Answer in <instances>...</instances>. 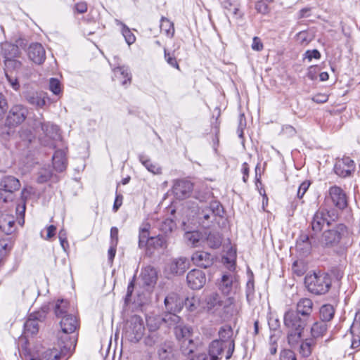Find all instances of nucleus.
<instances>
[{
  "instance_id": "423d86ee",
  "label": "nucleus",
  "mask_w": 360,
  "mask_h": 360,
  "mask_svg": "<svg viewBox=\"0 0 360 360\" xmlns=\"http://www.w3.org/2000/svg\"><path fill=\"white\" fill-rule=\"evenodd\" d=\"M58 345L60 351L57 349H49L44 352H41V358L42 360H58L61 355H65L75 347V340L69 338L67 342H63L58 340Z\"/></svg>"
},
{
  "instance_id": "4c0bfd02",
  "label": "nucleus",
  "mask_w": 360,
  "mask_h": 360,
  "mask_svg": "<svg viewBox=\"0 0 360 360\" xmlns=\"http://www.w3.org/2000/svg\"><path fill=\"white\" fill-rule=\"evenodd\" d=\"M160 31L167 37L172 38L174 34V23L167 18L162 17L160 20Z\"/></svg>"
},
{
  "instance_id": "4468645a",
  "label": "nucleus",
  "mask_w": 360,
  "mask_h": 360,
  "mask_svg": "<svg viewBox=\"0 0 360 360\" xmlns=\"http://www.w3.org/2000/svg\"><path fill=\"white\" fill-rule=\"evenodd\" d=\"M329 195L333 204L339 209H344L347 205V199L345 193L338 186H332L329 190Z\"/></svg>"
},
{
  "instance_id": "49530a36",
  "label": "nucleus",
  "mask_w": 360,
  "mask_h": 360,
  "mask_svg": "<svg viewBox=\"0 0 360 360\" xmlns=\"http://www.w3.org/2000/svg\"><path fill=\"white\" fill-rule=\"evenodd\" d=\"M186 308L191 312L198 310L200 306V299L198 296L188 297L184 302Z\"/></svg>"
},
{
  "instance_id": "473e14b6",
  "label": "nucleus",
  "mask_w": 360,
  "mask_h": 360,
  "mask_svg": "<svg viewBox=\"0 0 360 360\" xmlns=\"http://www.w3.org/2000/svg\"><path fill=\"white\" fill-rule=\"evenodd\" d=\"M150 225L148 222H143L139 228V245L144 247L148 244V240H150Z\"/></svg>"
},
{
  "instance_id": "864d4df0",
  "label": "nucleus",
  "mask_w": 360,
  "mask_h": 360,
  "mask_svg": "<svg viewBox=\"0 0 360 360\" xmlns=\"http://www.w3.org/2000/svg\"><path fill=\"white\" fill-rule=\"evenodd\" d=\"M296 40L300 45L306 46L312 40V37L308 32L302 31L296 35Z\"/></svg>"
},
{
  "instance_id": "aec40b11",
  "label": "nucleus",
  "mask_w": 360,
  "mask_h": 360,
  "mask_svg": "<svg viewBox=\"0 0 360 360\" xmlns=\"http://www.w3.org/2000/svg\"><path fill=\"white\" fill-rule=\"evenodd\" d=\"M223 302L217 293H212L206 298V310L212 314H217L222 308Z\"/></svg>"
},
{
  "instance_id": "6e6d98bb",
  "label": "nucleus",
  "mask_w": 360,
  "mask_h": 360,
  "mask_svg": "<svg viewBox=\"0 0 360 360\" xmlns=\"http://www.w3.org/2000/svg\"><path fill=\"white\" fill-rule=\"evenodd\" d=\"M14 223L15 222L13 217H8V219L5 218H1L0 219V226L4 229V230L7 233H11L13 231L12 229L13 227Z\"/></svg>"
},
{
  "instance_id": "052dcab7",
  "label": "nucleus",
  "mask_w": 360,
  "mask_h": 360,
  "mask_svg": "<svg viewBox=\"0 0 360 360\" xmlns=\"http://www.w3.org/2000/svg\"><path fill=\"white\" fill-rule=\"evenodd\" d=\"M49 89L55 95H58L61 92L60 82L58 79L51 78L49 80Z\"/></svg>"
},
{
  "instance_id": "774afa93",
  "label": "nucleus",
  "mask_w": 360,
  "mask_h": 360,
  "mask_svg": "<svg viewBox=\"0 0 360 360\" xmlns=\"http://www.w3.org/2000/svg\"><path fill=\"white\" fill-rule=\"evenodd\" d=\"M360 328V314H355L354 321L351 326L350 330L352 333H354L359 330Z\"/></svg>"
},
{
  "instance_id": "13d9d810",
  "label": "nucleus",
  "mask_w": 360,
  "mask_h": 360,
  "mask_svg": "<svg viewBox=\"0 0 360 360\" xmlns=\"http://www.w3.org/2000/svg\"><path fill=\"white\" fill-rule=\"evenodd\" d=\"M164 53H165V59L167 61V63L172 67L177 69L178 70H180V67H179V63L176 59V57L174 56V54L168 52L166 50V49H165V50H164Z\"/></svg>"
},
{
  "instance_id": "a19ab883",
  "label": "nucleus",
  "mask_w": 360,
  "mask_h": 360,
  "mask_svg": "<svg viewBox=\"0 0 360 360\" xmlns=\"http://www.w3.org/2000/svg\"><path fill=\"white\" fill-rule=\"evenodd\" d=\"M139 160L148 172L154 174H159L161 173V168L158 165L153 163L146 156L143 155H140Z\"/></svg>"
},
{
  "instance_id": "6ab92c4d",
  "label": "nucleus",
  "mask_w": 360,
  "mask_h": 360,
  "mask_svg": "<svg viewBox=\"0 0 360 360\" xmlns=\"http://www.w3.org/2000/svg\"><path fill=\"white\" fill-rule=\"evenodd\" d=\"M328 212L323 209H319L314 215L311 222V229L315 233L320 232L328 221Z\"/></svg>"
},
{
  "instance_id": "69168bd1",
  "label": "nucleus",
  "mask_w": 360,
  "mask_h": 360,
  "mask_svg": "<svg viewBox=\"0 0 360 360\" xmlns=\"http://www.w3.org/2000/svg\"><path fill=\"white\" fill-rule=\"evenodd\" d=\"M310 185L311 182L309 181H304L300 185L297 191V197L300 199H301L304 196V193L307 192Z\"/></svg>"
},
{
  "instance_id": "3c124183",
  "label": "nucleus",
  "mask_w": 360,
  "mask_h": 360,
  "mask_svg": "<svg viewBox=\"0 0 360 360\" xmlns=\"http://www.w3.org/2000/svg\"><path fill=\"white\" fill-rule=\"evenodd\" d=\"M68 307V302L67 300H58L55 308V313L58 317L63 318L67 315V309Z\"/></svg>"
},
{
  "instance_id": "dca6fc26",
  "label": "nucleus",
  "mask_w": 360,
  "mask_h": 360,
  "mask_svg": "<svg viewBox=\"0 0 360 360\" xmlns=\"http://www.w3.org/2000/svg\"><path fill=\"white\" fill-rule=\"evenodd\" d=\"M29 58L37 64H41L46 58V51L39 43L31 44L28 49Z\"/></svg>"
},
{
  "instance_id": "c03bdc74",
  "label": "nucleus",
  "mask_w": 360,
  "mask_h": 360,
  "mask_svg": "<svg viewBox=\"0 0 360 360\" xmlns=\"http://www.w3.org/2000/svg\"><path fill=\"white\" fill-rule=\"evenodd\" d=\"M205 240L211 248H217L221 244V237L217 232H212L206 235Z\"/></svg>"
},
{
  "instance_id": "09e8293b",
  "label": "nucleus",
  "mask_w": 360,
  "mask_h": 360,
  "mask_svg": "<svg viewBox=\"0 0 360 360\" xmlns=\"http://www.w3.org/2000/svg\"><path fill=\"white\" fill-rule=\"evenodd\" d=\"M236 259V252L233 250H230L226 253V256L223 257L224 264H227V267L231 271H233L235 270Z\"/></svg>"
},
{
  "instance_id": "de8ad7c7",
  "label": "nucleus",
  "mask_w": 360,
  "mask_h": 360,
  "mask_svg": "<svg viewBox=\"0 0 360 360\" xmlns=\"http://www.w3.org/2000/svg\"><path fill=\"white\" fill-rule=\"evenodd\" d=\"M245 293L247 301L250 303L253 299L255 294L254 278L252 272H250L248 281L246 283Z\"/></svg>"
},
{
  "instance_id": "7c9ffc66",
  "label": "nucleus",
  "mask_w": 360,
  "mask_h": 360,
  "mask_svg": "<svg viewBox=\"0 0 360 360\" xmlns=\"http://www.w3.org/2000/svg\"><path fill=\"white\" fill-rule=\"evenodd\" d=\"M313 302L310 299L302 298L297 304V311L298 314L304 316H309L312 311Z\"/></svg>"
},
{
  "instance_id": "2eb2a0df",
  "label": "nucleus",
  "mask_w": 360,
  "mask_h": 360,
  "mask_svg": "<svg viewBox=\"0 0 360 360\" xmlns=\"http://www.w3.org/2000/svg\"><path fill=\"white\" fill-rule=\"evenodd\" d=\"M189 266V262L185 257L172 259L167 266L166 270L172 274H182Z\"/></svg>"
},
{
  "instance_id": "9b49d317",
  "label": "nucleus",
  "mask_w": 360,
  "mask_h": 360,
  "mask_svg": "<svg viewBox=\"0 0 360 360\" xmlns=\"http://www.w3.org/2000/svg\"><path fill=\"white\" fill-rule=\"evenodd\" d=\"M232 334L233 331L229 326L222 327L219 331V340L221 341L223 344H224V346L227 347V350L226 351V359H229L234 352V341L231 339Z\"/></svg>"
},
{
  "instance_id": "338daca9",
  "label": "nucleus",
  "mask_w": 360,
  "mask_h": 360,
  "mask_svg": "<svg viewBox=\"0 0 360 360\" xmlns=\"http://www.w3.org/2000/svg\"><path fill=\"white\" fill-rule=\"evenodd\" d=\"M5 74H6L7 80L9 82L11 86L15 91H18L20 89V84L18 81V79L15 77H11L7 72Z\"/></svg>"
},
{
  "instance_id": "e2e57ef3",
  "label": "nucleus",
  "mask_w": 360,
  "mask_h": 360,
  "mask_svg": "<svg viewBox=\"0 0 360 360\" xmlns=\"http://www.w3.org/2000/svg\"><path fill=\"white\" fill-rule=\"evenodd\" d=\"M20 136L23 141L27 143H31L34 139L33 133L27 129H22L20 132Z\"/></svg>"
},
{
  "instance_id": "f257e3e1",
  "label": "nucleus",
  "mask_w": 360,
  "mask_h": 360,
  "mask_svg": "<svg viewBox=\"0 0 360 360\" xmlns=\"http://www.w3.org/2000/svg\"><path fill=\"white\" fill-rule=\"evenodd\" d=\"M284 325L288 330L287 338L289 345H297L300 341L307 326L306 319H302L296 311L289 310L284 315Z\"/></svg>"
},
{
  "instance_id": "9d476101",
  "label": "nucleus",
  "mask_w": 360,
  "mask_h": 360,
  "mask_svg": "<svg viewBox=\"0 0 360 360\" xmlns=\"http://www.w3.org/2000/svg\"><path fill=\"white\" fill-rule=\"evenodd\" d=\"M238 288L239 281L236 274L231 272L222 275L219 283V289L224 294L229 295L232 290L236 291Z\"/></svg>"
},
{
  "instance_id": "4d7b16f0",
  "label": "nucleus",
  "mask_w": 360,
  "mask_h": 360,
  "mask_svg": "<svg viewBox=\"0 0 360 360\" xmlns=\"http://www.w3.org/2000/svg\"><path fill=\"white\" fill-rule=\"evenodd\" d=\"M207 208L210 210L211 213H212L216 217L217 216H220L221 214L223 213V207L221 203L218 201H212Z\"/></svg>"
},
{
  "instance_id": "7ed1b4c3",
  "label": "nucleus",
  "mask_w": 360,
  "mask_h": 360,
  "mask_svg": "<svg viewBox=\"0 0 360 360\" xmlns=\"http://www.w3.org/2000/svg\"><path fill=\"white\" fill-rule=\"evenodd\" d=\"M35 127H41L44 136L40 137L41 144L50 148H56L58 142L60 141V134L58 127L49 122H42L41 120L36 121L34 124Z\"/></svg>"
},
{
  "instance_id": "37998d69",
  "label": "nucleus",
  "mask_w": 360,
  "mask_h": 360,
  "mask_svg": "<svg viewBox=\"0 0 360 360\" xmlns=\"http://www.w3.org/2000/svg\"><path fill=\"white\" fill-rule=\"evenodd\" d=\"M159 356L162 360H174L175 350L171 345H165L158 351Z\"/></svg>"
},
{
  "instance_id": "603ef678",
  "label": "nucleus",
  "mask_w": 360,
  "mask_h": 360,
  "mask_svg": "<svg viewBox=\"0 0 360 360\" xmlns=\"http://www.w3.org/2000/svg\"><path fill=\"white\" fill-rule=\"evenodd\" d=\"M52 177V172L50 168H41L38 174L37 182L43 184L47 182Z\"/></svg>"
},
{
  "instance_id": "ddd939ff",
  "label": "nucleus",
  "mask_w": 360,
  "mask_h": 360,
  "mask_svg": "<svg viewBox=\"0 0 360 360\" xmlns=\"http://www.w3.org/2000/svg\"><path fill=\"white\" fill-rule=\"evenodd\" d=\"M188 286L193 290H198L203 287L206 283L205 273L199 269H193L187 274Z\"/></svg>"
},
{
  "instance_id": "4be33fe9",
  "label": "nucleus",
  "mask_w": 360,
  "mask_h": 360,
  "mask_svg": "<svg viewBox=\"0 0 360 360\" xmlns=\"http://www.w3.org/2000/svg\"><path fill=\"white\" fill-rule=\"evenodd\" d=\"M206 235L207 233L202 234L198 231H188L185 233L184 238L188 245L193 247H198L204 244Z\"/></svg>"
},
{
  "instance_id": "cd10ccee",
  "label": "nucleus",
  "mask_w": 360,
  "mask_h": 360,
  "mask_svg": "<svg viewBox=\"0 0 360 360\" xmlns=\"http://www.w3.org/2000/svg\"><path fill=\"white\" fill-rule=\"evenodd\" d=\"M131 324L134 325L132 329L134 336L131 337V340L138 342L142 338L145 330L143 321L140 317L135 316L131 320Z\"/></svg>"
},
{
  "instance_id": "a211bd4d",
  "label": "nucleus",
  "mask_w": 360,
  "mask_h": 360,
  "mask_svg": "<svg viewBox=\"0 0 360 360\" xmlns=\"http://www.w3.org/2000/svg\"><path fill=\"white\" fill-rule=\"evenodd\" d=\"M193 263L202 268H207L212 264L213 258L212 255L205 251H196L191 257Z\"/></svg>"
},
{
  "instance_id": "2f4dec72",
  "label": "nucleus",
  "mask_w": 360,
  "mask_h": 360,
  "mask_svg": "<svg viewBox=\"0 0 360 360\" xmlns=\"http://www.w3.org/2000/svg\"><path fill=\"white\" fill-rule=\"evenodd\" d=\"M198 219L202 226H208L210 222H213L216 219V217L206 207L199 209Z\"/></svg>"
},
{
  "instance_id": "6e6552de",
  "label": "nucleus",
  "mask_w": 360,
  "mask_h": 360,
  "mask_svg": "<svg viewBox=\"0 0 360 360\" xmlns=\"http://www.w3.org/2000/svg\"><path fill=\"white\" fill-rule=\"evenodd\" d=\"M60 324L63 335L58 340L63 342H67L70 338L68 334L74 333L79 327L78 320L75 316L65 315L62 318ZM71 339L75 341L74 338H71Z\"/></svg>"
},
{
  "instance_id": "c756f323",
  "label": "nucleus",
  "mask_w": 360,
  "mask_h": 360,
  "mask_svg": "<svg viewBox=\"0 0 360 360\" xmlns=\"http://www.w3.org/2000/svg\"><path fill=\"white\" fill-rule=\"evenodd\" d=\"M141 278L143 283L147 285L154 284L157 280V271L152 266H146L142 269Z\"/></svg>"
},
{
  "instance_id": "0e129e2a",
  "label": "nucleus",
  "mask_w": 360,
  "mask_h": 360,
  "mask_svg": "<svg viewBox=\"0 0 360 360\" xmlns=\"http://www.w3.org/2000/svg\"><path fill=\"white\" fill-rule=\"evenodd\" d=\"M280 360H297V359L292 350L284 349L281 352Z\"/></svg>"
},
{
  "instance_id": "5701e85b",
  "label": "nucleus",
  "mask_w": 360,
  "mask_h": 360,
  "mask_svg": "<svg viewBox=\"0 0 360 360\" xmlns=\"http://www.w3.org/2000/svg\"><path fill=\"white\" fill-rule=\"evenodd\" d=\"M1 53L5 60H7L18 57L20 53V49L17 45L5 41L1 44Z\"/></svg>"
},
{
  "instance_id": "b1692460",
  "label": "nucleus",
  "mask_w": 360,
  "mask_h": 360,
  "mask_svg": "<svg viewBox=\"0 0 360 360\" xmlns=\"http://www.w3.org/2000/svg\"><path fill=\"white\" fill-rule=\"evenodd\" d=\"M174 330L176 338L178 339H183L182 348H184V345L193 344V340L190 339L191 333V328L190 326L179 325L175 327Z\"/></svg>"
},
{
  "instance_id": "8fccbe9b",
  "label": "nucleus",
  "mask_w": 360,
  "mask_h": 360,
  "mask_svg": "<svg viewBox=\"0 0 360 360\" xmlns=\"http://www.w3.org/2000/svg\"><path fill=\"white\" fill-rule=\"evenodd\" d=\"M21 356L22 360H42L39 352L32 351L27 348L22 349Z\"/></svg>"
},
{
  "instance_id": "f3484780",
  "label": "nucleus",
  "mask_w": 360,
  "mask_h": 360,
  "mask_svg": "<svg viewBox=\"0 0 360 360\" xmlns=\"http://www.w3.org/2000/svg\"><path fill=\"white\" fill-rule=\"evenodd\" d=\"M173 190L176 198L184 199L188 197L191 193L193 184L188 181L179 180L175 183Z\"/></svg>"
},
{
  "instance_id": "a878e982",
  "label": "nucleus",
  "mask_w": 360,
  "mask_h": 360,
  "mask_svg": "<svg viewBox=\"0 0 360 360\" xmlns=\"http://www.w3.org/2000/svg\"><path fill=\"white\" fill-rule=\"evenodd\" d=\"M328 330V324L323 321H316L313 323L310 328L311 338L314 341L322 338Z\"/></svg>"
},
{
  "instance_id": "f8f14e48",
  "label": "nucleus",
  "mask_w": 360,
  "mask_h": 360,
  "mask_svg": "<svg viewBox=\"0 0 360 360\" xmlns=\"http://www.w3.org/2000/svg\"><path fill=\"white\" fill-rule=\"evenodd\" d=\"M334 171L339 176L347 177L354 171V162L350 158L345 157L336 162Z\"/></svg>"
},
{
  "instance_id": "20e7f679",
  "label": "nucleus",
  "mask_w": 360,
  "mask_h": 360,
  "mask_svg": "<svg viewBox=\"0 0 360 360\" xmlns=\"http://www.w3.org/2000/svg\"><path fill=\"white\" fill-rule=\"evenodd\" d=\"M347 235V227L343 224H338L334 229L324 231L319 243L323 247L332 248L343 241Z\"/></svg>"
},
{
  "instance_id": "bb28decb",
  "label": "nucleus",
  "mask_w": 360,
  "mask_h": 360,
  "mask_svg": "<svg viewBox=\"0 0 360 360\" xmlns=\"http://www.w3.org/2000/svg\"><path fill=\"white\" fill-rule=\"evenodd\" d=\"M224 349L227 350V347L221 341L218 340H213L209 346L208 353L212 360H218Z\"/></svg>"
},
{
  "instance_id": "e433bc0d",
  "label": "nucleus",
  "mask_w": 360,
  "mask_h": 360,
  "mask_svg": "<svg viewBox=\"0 0 360 360\" xmlns=\"http://www.w3.org/2000/svg\"><path fill=\"white\" fill-rule=\"evenodd\" d=\"M115 23L117 25L121 27V32L127 44L129 46L134 44L136 41V37L131 30L124 23L117 19L115 20Z\"/></svg>"
},
{
  "instance_id": "ea45409f",
  "label": "nucleus",
  "mask_w": 360,
  "mask_h": 360,
  "mask_svg": "<svg viewBox=\"0 0 360 360\" xmlns=\"http://www.w3.org/2000/svg\"><path fill=\"white\" fill-rule=\"evenodd\" d=\"M316 345V341L313 339L307 338L300 345V353L303 357H308L311 355L314 347Z\"/></svg>"
},
{
  "instance_id": "393cba45",
  "label": "nucleus",
  "mask_w": 360,
  "mask_h": 360,
  "mask_svg": "<svg viewBox=\"0 0 360 360\" xmlns=\"http://www.w3.org/2000/svg\"><path fill=\"white\" fill-rule=\"evenodd\" d=\"M114 77L118 79L122 85L131 82V74L128 67L118 66L113 69Z\"/></svg>"
},
{
  "instance_id": "680f3d73",
  "label": "nucleus",
  "mask_w": 360,
  "mask_h": 360,
  "mask_svg": "<svg viewBox=\"0 0 360 360\" xmlns=\"http://www.w3.org/2000/svg\"><path fill=\"white\" fill-rule=\"evenodd\" d=\"M174 221L171 219H166L165 220L161 226H160V230L165 234L168 233H170L173 228H174Z\"/></svg>"
},
{
  "instance_id": "bf43d9fd",
  "label": "nucleus",
  "mask_w": 360,
  "mask_h": 360,
  "mask_svg": "<svg viewBox=\"0 0 360 360\" xmlns=\"http://www.w3.org/2000/svg\"><path fill=\"white\" fill-rule=\"evenodd\" d=\"M292 269L293 273L298 276L304 275L307 270L306 266L303 262L299 261L294 262Z\"/></svg>"
},
{
  "instance_id": "5fc2aeb1",
  "label": "nucleus",
  "mask_w": 360,
  "mask_h": 360,
  "mask_svg": "<svg viewBox=\"0 0 360 360\" xmlns=\"http://www.w3.org/2000/svg\"><path fill=\"white\" fill-rule=\"evenodd\" d=\"M9 242L6 239L0 240V262H2L11 250Z\"/></svg>"
},
{
  "instance_id": "c85d7f7f",
  "label": "nucleus",
  "mask_w": 360,
  "mask_h": 360,
  "mask_svg": "<svg viewBox=\"0 0 360 360\" xmlns=\"http://www.w3.org/2000/svg\"><path fill=\"white\" fill-rule=\"evenodd\" d=\"M53 165L55 169L58 172H63L66 168V158L65 153L62 150H58L55 152L53 155Z\"/></svg>"
},
{
  "instance_id": "39448f33",
  "label": "nucleus",
  "mask_w": 360,
  "mask_h": 360,
  "mask_svg": "<svg viewBox=\"0 0 360 360\" xmlns=\"http://www.w3.org/2000/svg\"><path fill=\"white\" fill-rule=\"evenodd\" d=\"M20 187L19 180L13 176H4L0 182V202H8L13 199V193Z\"/></svg>"
},
{
  "instance_id": "79ce46f5",
  "label": "nucleus",
  "mask_w": 360,
  "mask_h": 360,
  "mask_svg": "<svg viewBox=\"0 0 360 360\" xmlns=\"http://www.w3.org/2000/svg\"><path fill=\"white\" fill-rule=\"evenodd\" d=\"M335 309L333 305L327 304L323 305L320 309V318L321 321H330L334 316Z\"/></svg>"
},
{
  "instance_id": "1a4fd4ad",
  "label": "nucleus",
  "mask_w": 360,
  "mask_h": 360,
  "mask_svg": "<svg viewBox=\"0 0 360 360\" xmlns=\"http://www.w3.org/2000/svg\"><path fill=\"white\" fill-rule=\"evenodd\" d=\"M28 114V109L22 105H13L7 116L6 122L10 126H17L22 123Z\"/></svg>"
},
{
  "instance_id": "412c9836",
  "label": "nucleus",
  "mask_w": 360,
  "mask_h": 360,
  "mask_svg": "<svg viewBox=\"0 0 360 360\" xmlns=\"http://www.w3.org/2000/svg\"><path fill=\"white\" fill-rule=\"evenodd\" d=\"M313 236L309 238L307 236H301L296 243V250L303 255L310 253L312 245H316Z\"/></svg>"
},
{
  "instance_id": "f03ea898",
  "label": "nucleus",
  "mask_w": 360,
  "mask_h": 360,
  "mask_svg": "<svg viewBox=\"0 0 360 360\" xmlns=\"http://www.w3.org/2000/svg\"><path fill=\"white\" fill-rule=\"evenodd\" d=\"M304 283L310 292L314 295H323L329 290L331 280L328 274L319 272L307 275Z\"/></svg>"
},
{
  "instance_id": "f704fd0d",
  "label": "nucleus",
  "mask_w": 360,
  "mask_h": 360,
  "mask_svg": "<svg viewBox=\"0 0 360 360\" xmlns=\"http://www.w3.org/2000/svg\"><path fill=\"white\" fill-rule=\"evenodd\" d=\"M37 316L36 314H30L29 319L24 325L25 333L35 335L39 330V325L37 321Z\"/></svg>"
},
{
  "instance_id": "0eeeda50",
  "label": "nucleus",
  "mask_w": 360,
  "mask_h": 360,
  "mask_svg": "<svg viewBox=\"0 0 360 360\" xmlns=\"http://www.w3.org/2000/svg\"><path fill=\"white\" fill-rule=\"evenodd\" d=\"M165 305L169 311V314H166L163 318L165 321H171L174 323H178L179 316L175 313L180 311L181 309V301L176 294H171L165 299Z\"/></svg>"
},
{
  "instance_id": "c9c22d12",
  "label": "nucleus",
  "mask_w": 360,
  "mask_h": 360,
  "mask_svg": "<svg viewBox=\"0 0 360 360\" xmlns=\"http://www.w3.org/2000/svg\"><path fill=\"white\" fill-rule=\"evenodd\" d=\"M26 100L32 105L38 108H42L46 104L45 96L44 94L34 92L26 96Z\"/></svg>"
},
{
  "instance_id": "a18cd8bd",
  "label": "nucleus",
  "mask_w": 360,
  "mask_h": 360,
  "mask_svg": "<svg viewBox=\"0 0 360 360\" xmlns=\"http://www.w3.org/2000/svg\"><path fill=\"white\" fill-rule=\"evenodd\" d=\"M4 63L6 67L5 73L7 72L8 74L13 71L18 72L22 66L21 62L16 60L15 58L4 60Z\"/></svg>"
},
{
  "instance_id": "58836bf2",
  "label": "nucleus",
  "mask_w": 360,
  "mask_h": 360,
  "mask_svg": "<svg viewBox=\"0 0 360 360\" xmlns=\"http://www.w3.org/2000/svg\"><path fill=\"white\" fill-rule=\"evenodd\" d=\"M146 246L148 250L150 248H165L167 247V241L165 237L162 235H158L155 237L151 236L150 240H148V244H146Z\"/></svg>"
},
{
  "instance_id": "72a5a7b5",
  "label": "nucleus",
  "mask_w": 360,
  "mask_h": 360,
  "mask_svg": "<svg viewBox=\"0 0 360 360\" xmlns=\"http://www.w3.org/2000/svg\"><path fill=\"white\" fill-rule=\"evenodd\" d=\"M32 188H24L21 192V198L23 200V204L22 205H18L16 207V212L19 214L20 216L22 217L21 219H19L18 223L22 226L24 224V215L25 212V200L28 198L29 195L32 193Z\"/></svg>"
}]
</instances>
